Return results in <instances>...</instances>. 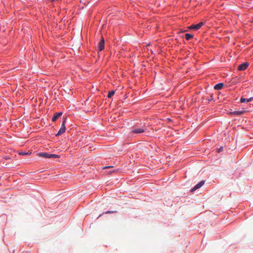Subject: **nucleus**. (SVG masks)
I'll use <instances>...</instances> for the list:
<instances>
[{
	"mask_svg": "<svg viewBox=\"0 0 253 253\" xmlns=\"http://www.w3.org/2000/svg\"><path fill=\"white\" fill-rule=\"evenodd\" d=\"M210 99H211V100H212L213 99L212 96H211V97H210Z\"/></svg>",
	"mask_w": 253,
	"mask_h": 253,
	"instance_id": "aec40b11",
	"label": "nucleus"
},
{
	"mask_svg": "<svg viewBox=\"0 0 253 253\" xmlns=\"http://www.w3.org/2000/svg\"><path fill=\"white\" fill-rule=\"evenodd\" d=\"M210 99H211V100H212L213 99L212 96H211V97H210Z\"/></svg>",
	"mask_w": 253,
	"mask_h": 253,
	"instance_id": "6ab92c4d",
	"label": "nucleus"
},
{
	"mask_svg": "<svg viewBox=\"0 0 253 253\" xmlns=\"http://www.w3.org/2000/svg\"><path fill=\"white\" fill-rule=\"evenodd\" d=\"M253 99V97H251V98H250L249 99H246V102H250L251 100H252Z\"/></svg>",
	"mask_w": 253,
	"mask_h": 253,
	"instance_id": "4468645a",
	"label": "nucleus"
},
{
	"mask_svg": "<svg viewBox=\"0 0 253 253\" xmlns=\"http://www.w3.org/2000/svg\"><path fill=\"white\" fill-rule=\"evenodd\" d=\"M113 166L105 167H104V169L111 168H113Z\"/></svg>",
	"mask_w": 253,
	"mask_h": 253,
	"instance_id": "dca6fc26",
	"label": "nucleus"
},
{
	"mask_svg": "<svg viewBox=\"0 0 253 253\" xmlns=\"http://www.w3.org/2000/svg\"><path fill=\"white\" fill-rule=\"evenodd\" d=\"M115 212V211H106L105 213H113V212Z\"/></svg>",
	"mask_w": 253,
	"mask_h": 253,
	"instance_id": "2eb2a0df",
	"label": "nucleus"
},
{
	"mask_svg": "<svg viewBox=\"0 0 253 253\" xmlns=\"http://www.w3.org/2000/svg\"><path fill=\"white\" fill-rule=\"evenodd\" d=\"M204 25L203 22H200L196 25H192L189 28L192 29L198 30Z\"/></svg>",
	"mask_w": 253,
	"mask_h": 253,
	"instance_id": "20e7f679",
	"label": "nucleus"
},
{
	"mask_svg": "<svg viewBox=\"0 0 253 253\" xmlns=\"http://www.w3.org/2000/svg\"><path fill=\"white\" fill-rule=\"evenodd\" d=\"M101 215H102V214L99 215V216H98V217H100V216H101Z\"/></svg>",
	"mask_w": 253,
	"mask_h": 253,
	"instance_id": "412c9836",
	"label": "nucleus"
},
{
	"mask_svg": "<svg viewBox=\"0 0 253 253\" xmlns=\"http://www.w3.org/2000/svg\"><path fill=\"white\" fill-rule=\"evenodd\" d=\"M205 183V181L204 180H202L201 181H200L199 183H198L197 184H196L191 190V191L192 192L193 191H194L195 190H196L197 189L200 188V187H201Z\"/></svg>",
	"mask_w": 253,
	"mask_h": 253,
	"instance_id": "423d86ee",
	"label": "nucleus"
},
{
	"mask_svg": "<svg viewBox=\"0 0 253 253\" xmlns=\"http://www.w3.org/2000/svg\"><path fill=\"white\" fill-rule=\"evenodd\" d=\"M21 154L23 155H27V153H21Z\"/></svg>",
	"mask_w": 253,
	"mask_h": 253,
	"instance_id": "a211bd4d",
	"label": "nucleus"
},
{
	"mask_svg": "<svg viewBox=\"0 0 253 253\" xmlns=\"http://www.w3.org/2000/svg\"><path fill=\"white\" fill-rule=\"evenodd\" d=\"M245 112V111L242 110V111H235L234 112H232L230 113L231 115H241L243 114Z\"/></svg>",
	"mask_w": 253,
	"mask_h": 253,
	"instance_id": "1a4fd4ad",
	"label": "nucleus"
},
{
	"mask_svg": "<svg viewBox=\"0 0 253 253\" xmlns=\"http://www.w3.org/2000/svg\"><path fill=\"white\" fill-rule=\"evenodd\" d=\"M223 148L222 147H220L219 149H218V152H220L221 151H222Z\"/></svg>",
	"mask_w": 253,
	"mask_h": 253,
	"instance_id": "f3484780",
	"label": "nucleus"
},
{
	"mask_svg": "<svg viewBox=\"0 0 253 253\" xmlns=\"http://www.w3.org/2000/svg\"><path fill=\"white\" fill-rule=\"evenodd\" d=\"M39 156L40 157H44L45 158H60V156L56 154H49L46 152L40 153L39 154Z\"/></svg>",
	"mask_w": 253,
	"mask_h": 253,
	"instance_id": "f03ea898",
	"label": "nucleus"
},
{
	"mask_svg": "<svg viewBox=\"0 0 253 253\" xmlns=\"http://www.w3.org/2000/svg\"><path fill=\"white\" fill-rule=\"evenodd\" d=\"M147 127L144 123H141L140 126H134L132 127L129 134L132 135L133 134L141 133L147 130Z\"/></svg>",
	"mask_w": 253,
	"mask_h": 253,
	"instance_id": "f257e3e1",
	"label": "nucleus"
},
{
	"mask_svg": "<svg viewBox=\"0 0 253 253\" xmlns=\"http://www.w3.org/2000/svg\"><path fill=\"white\" fill-rule=\"evenodd\" d=\"M65 123H66V118H65L62 121L61 126L60 129L59 130L58 132H57V133L56 134V136H59L65 132V130H66V127L65 126Z\"/></svg>",
	"mask_w": 253,
	"mask_h": 253,
	"instance_id": "7ed1b4c3",
	"label": "nucleus"
},
{
	"mask_svg": "<svg viewBox=\"0 0 253 253\" xmlns=\"http://www.w3.org/2000/svg\"><path fill=\"white\" fill-rule=\"evenodd\" d=\"M62 115V112H58L55 114L54 116L52 118L53 122L55 121L58 118H59Z\"/></svg>",
	"mask_w": 253,
	"mask_h": 253,
	"instance_id": "6e6552de",
	"label": "nucleus"
},
{
	"mask_svg": "<svg viewBox=\"0 0 253 253\" xmlns=\"http://www.w3.org/2000/svg\"><path fill=\"white\" fill-rule=\"evenodd\" d=\"M185 39L186 40H190L193 37V36L192 35L188 34V33L186 34L185 35Z\"/></svg>",
	"mask_w": 253,
	"mask_h": 253,
	"instance_id": "9b49d317",
	"label": "nucleus"
},
{
	"mask_svg": "<svg viewBox=\"0 0 253 253\" xmlns=\"http://www.w3.org/2000/svg\"><path fill=\"white\" fill-rule=\"evenodd\" d=\"M104 47V40L103 37L98 44V48L99 51H102Z\"/></svg>",
	"mask_w": 253,
	"mask_h": 253,
	"instance_id": "39448f33",
	"label": "nucleus"
},
{
	"mask_svg": "<svg viewBox=\"0 0 253 253\" xmlns=\"http://www.w3.org/2000/svg\"><path fill=\"white\" fill-rule=\"evenodd\" d=\"M223 85H224L223 83H218L214 85V88L215 90L221 89L223 87Z\"/></svg>",
	"mask_w": 253,
	"mask_h": 253,
	"instance_id": "9d476101",
	"label": "nucleus"
},
{
	"mask_svg": "<svg viewBox=\"0 0 253 253\" xmlns=\"http://www.w3.org/2000/svg\"><path fill=\"white\" fill-rule=\"evenodd\" d=\"M249 64L247 62H245L240 65L238 68L239 70L243 71L245 70L248 67Z\"/></svg>",
	"mask_w": 253,
	"mask_h": 253,
	"instance_id": "0eeeda50",
	"label": "nucleus"
},
{
	"mask_svg": "<svg viewBox=\"0 0 253 253\" xmlns=\"http://www.w3.org/2000/svg\"><path fill=\"white\" fill-rule=\"evenodd\" d=\"M115 93V91H109L108 94V98H111L112 96L114 95Z\"/></svg>",
	"mask_w": 253,
	"mask_h": 253,
	"instance_id": "f8f14e48",
	"label": "nucleus"
},
{
	"mask_svg": "<svg viewBox=\"0 0 253 253\" xmlns=\"http://www.w3.org/2000/svg\"><path fill=\"white\" fill-rule=\"evenodd\" d=\"M246 98H243V97H242V98H241V99H240V102H241V103H244V102H246Z\"/></svg>",
	"mask_w": 253,
	"mask_h": 253,
	"instance_id": "ddd939ff",
	"label": "nucleus"
}]
</instances>
